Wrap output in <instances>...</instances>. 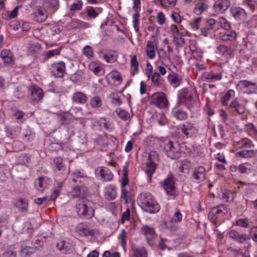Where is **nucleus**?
I'll list each match as a JSON object with an SVG mask.
<instances>
[{
  "label": "nucleus",
  "instance_id": "f257e3e1",
  "mask_svg": "<svg viewBox=\"0 0 257 257\" xmlns=\"http://www.w3.org/2000/svg\"><path fill=\"white\" fill-rule=\"evenodd\" d=\"M138 203L146 211L155 213L160 209L159 204L150 193H141L138 198Z\"/></svg>",
  "mask_w": 257,
  "mask_h": 257
},
{
  "label": "nucleus",
  "instance_id": "f03ea898",
  "mask_svg": "<svg viewBox=\"0 0 257 257\" xmlns=\"http://www.w3.org/2000/svg\"><path fill=\"white\" fill-rule=\"evenodd\" d=\"M90 204V202L86 199H80L76 201V211L80 217L90 219L93 216L94 210Z\"/></svg>",
  "mask_w": 257,
  "mask_h": 257
},
{
  "label": "nucleus",
  "instance_id": "7ed1b4c3",
  "mask_svg": "<svg viewBox=\"0 0 257 257\" xmlns=\"http://www.w3.org/2000/svg\"><path fill=\"white\" fill-rule=\"evenodd\" d=\"M163 143L164 150L169 158L172 159L179 158L181 155V151L179 144L177 142L166 140Z\"/></svg>",
  "mask_w": 257,
  "mask_h": 257
},
{
  "label": "nucleus",
  "instance_id": "20e7f679",
  "mask_svg": "<svg viewBox=\"0 0 257 257\" xmlns=\"http://www.w3.org/2000/svg\"><path fill=\"white\" fill-rule=\"evenodd\" d=\"M158 161L159 156L157 152L155 151L151 152L149 154L146 170V173L150 180H151L152 175L154 173L156 169L157 163Z\"/></svg>",
  "mask_w": 257,
  "mask_h": 257
},
{
  "label": "nucleus",
  "instance_id": "39448f33",
  "mask_svg": "<svg viewBox=\"0 0 257 257\" xmlns=\"http://www.w3.org/2000/svg\"><path fill=\"white\" fill-rule=\"evenodd\" d=\"M151 103L160 108L167 107L169 102L166 94L163 92H156L151 97Z\"/></svg>",
  "mask_w": 257,
  "mask_h": 257
},
{
  "label": "nucleus",
  "instance_id": "423d86ee",
  "mask_svg": "<svg viewBox=\"0 0 257 257\" xmlns=\"http://www.w3.org/2000/svg\"><path fill=\"white\" fill-rule=\"evenodd\" d=\"M237 88L243 93L247 94L257 92L256 84L247 80L239 81L237 85Z\"/></svg>",
  "mask_w": 257,
  "mask_h": 257
},
{
  "label": "nucleus",
  "instance_id": "0eeeda50",
  "mask_svg": "<svg viewBox=\"0 0 257 257\" xmlns=\"http://www.w3.org/2000/svg\"><path fill=\"white\" fill-rule=\"evenodd\" d=\"M76 232L80 236H94L99 234L98 231L96 229H90L88 225L84 223H79L76 228Z\"/></svg>",
  "mask_w": 257,
  "mask_h": 257
},
{
  "label": "nucleus",
  "instance_id": "6e6552de",
  "mask_svg": "<svg viewBox=\"0 0 257 257\" xmlns=\"http://www.w3.org/2000/svg\"><path fill=\"white\" fill-rule=\"evenodd\" d=\"M70 193L73 198L85 199L87 195V188L84 184L77 185L72 189Z\"/></svg>",
  "mask_w": 257,
  "mask_h": 257
},
{
  "label": "nucleus",
  "instance_id": "1a4fd4ad",
  "mask_svg": "<svg viewBox=\"0 0 257 257\" xmlns=\"http://www.w3.org/2000/svg\"><path fill=\"white\" fill-rule=\"evenodd\" d=\"M227 234L231 239L240 243H244L249 239L246 233H240L234 229H230Z\"/></svg>",
  "mask_w": 257,
  "mask_h": 257
},
{
  "label": "nucleus",
  "instance_id": "9d476101",
  "mask_svg": "<svg viewBox=\"0 0 257 257\" xmlns=\"http://www.w3.org/2000/svg\"><path fill=\"white\" fill-rule=\"evenodd\" d=\"M218 29L217 22L213 19L208 20L204 28L201 29V32L204 36H207L211 32H215Z\"/></svg>",
  "mask_w": 257,
  "mask_h": 257
},
{
  "label": "nucleus",
  "instance_id": "9b49d317",
  "mask_svg": "<svg viewBox=\"0 0 257 257\" xmlns=\"http://www.w3.org/2000/svg\"><path fill=\"white\" fill-rule=\"evenodd\" d=\"M231 13L233 17L239 23H244L247 19V14L242 8L239 7L232 8Z\"/></svg>",
  "mask_w": 257,
  "mask_h": 257
},
{
  "label": "nucleus",
  "instance_id": "f8f14e48",
  "mask_svg": "<svg viewBox=\"0 0 257 257\" xmlns=\"http://www.w3.org/2000/svg\"><path fill=\"white\" fill-rule=\"evenodd\" d=\"M52 72L56 77H63L65 73V63L61 61L54 63L52 66Z\"/></svg>",
  "mask_w": 257,
  "mask_h": 257
},
{
  "label": "nucleus",
  "instance_id": "ddd939ff",
  "mask_svg": "<svg viewBox=\"0 0 257 257\" xmlns=\"http://www.w3.org/2000/svg\"><path fill=\"white\" fill-rule=\"evenodd\" d=\"M106 79L109 84L111 85H117L120 84L122 77L120 74L117 71H112L106 76Z\"/></svg>",
  "mask_w": 257,
  "mask_h": 257
},
{
  "label": "nucleus",
  "instance_id": "4468645a",
  "mask_svg": "<svg viewBox=\"0 0 257 257\" xmlns=\"http://www.w3.org/2000/svg\"><path fill=\"white\" fill-rule=\"evenodd\" d=\"M230 6L229 0H217L214 4V9L218 14L224 13Z\"/></svg>",
  "mask_w": 257,
  "mask_h": 257
},
{
  "label": "nucleus",
  "instance_id": "2eb2a0df",
  "mask_svg": "<svg viewBox=\"0 0 257 257\" xmlns=\"http://www.w3.org/2000/svg\"><path fill=\"white\" fill-rule=\"evenodd\" d=\"M48 16L47 11L45 9L39 8L36 10L32 14L33 19L37 22L42 23L45 21Z\"/></svg>",
  "mask_w": 257,
  "mask_h": 257
},
{
  "label": "nucleus",
  "instance_id": "dca6fc26",
  "mask_svg": "<svg viewBox=\"0 0 257 257\" xmlns=\"http://www.w3.org/2000/svg\"><path fill=\"white\" fill-rule=\"evenodd\" d=\"M174 183V179L172 177H168L164 180L163 188L168 195H175L176 188Z\"/></svg>",
  "mask_w": 257,
  "mask_h": 257
},
{
  "label": "nucleus",
  "instance_id": "f3484780",
  "mask_svg": "<svg viewBox=\"0 0 257 257\" xmlns=\"http://www.w3.org/2000/svg\"><path fill=\"white\" fill-rule=\"evenodd\" d=\"M51 179L48 177H40L35 181V186L38 190L43 191L51 184Z\"/></svg>",
  "mask_w": 257,
  "mask_h": 257
},
{
  "label": "nucleus",
  "instance_id": "a211bd4d",
  "mask_svg": "<svg viewBox=\"0 0 257 257\" xmlns=\"http://www.w3.org/2000/svg\"><path fill=\"white\" fill-rule=\"evenodd\" d=\"M95 173L97 175H100L104 181L111 180L113 176L111 171L106 168H98L95 170Z\"/></svg>",
  "mask_w": 257,
  "mask_h": 257
},
{
  "label": "nucleus",
  "instance_id": "6ab92c4d",
  "mask_svg": "<svg viewBox=\"0 0 257 257\" xmlns=\"http://www.w3.org/2000/svg\"><path fill=\"white\" fill-rule=\"evenodd\" d=\"M206 171L202 166L196 168L193 173L192 177L197 182L203 181L205 178Z\"/></svg>",
  "mask_w": 257,
  "mask_h": 257
},
{
  "label": "nucleus",
  "instance_id": "aec40b11",
  "mask_svg": "<svg viewBox=\"0 0 257 257\" xmlns=\"http://www.w3.org/2000/svg\"><path fill=\"white\" fill-rule=\"evenodd\" d=\"M181 130L182 133L187 137L191 136L197 132L194 124L189 122H186L183 124L181 126Z\"/></svg>",
  "mask_w": 257,
  "mask_h": 257
},
{
  "label": "nucleus",
  "instance_id": "412c9836",
  "mask_svg": "<svg viewBox=\"0 0 257 257\" xmlns=\"http://www.w3.org/2000/svg\"><path fill=\"white\" fill-rule=\"evenodd\" d=\"M141 232L146 236V239L149 244H152V240L155 235L153 228L149 226H144L141 228Z\"/></svg>",
  "mask_w": 257,
  "mask_h": 257
},
{
  "label": "nucleus",
  "instance_id": "4be33fe9",
  "mask_svg": "<svg viewBox=\"0 0 257 257\" xmlns=\"http://www.w3.org/2000/svg\"><path fill=\"white\" fill-rule=\"evenodd\" d=\"M229 107L239 114L244 113L246 110L245 105L239 102L236 99L230 102Z\"/></svg>",
  "mask_w": 257,
  "mask_h": 257
},
{
  "label": "nucleus",
  "instance_id": "5701e85b",
  "mask_svg": "<svg viewBox=\"0 0 257 257\" xmlns=\"http://www.w3.org/2000/svg\"><path fill=\"white\" fill-rule=\"evenodd\" d=\"M1 57L6 65H12L15 61L14 55L9 50H4L1 52Z\"/></svg>",
  "mask_w": 257,
  "mask_h": 257
},
{
  "label": "nucleus",
  "instance_id": "b1692460",
  "mask_svg": "<svg viewBox=\"0 0 257 257\" xmlns=\"http://www.w3.org/2000/svg\"><path fill=\"white\" fill-rule=\"evenodd\" d=\"M32 99L34 101H40L44 96L43 90L37 86H32L31 88Z\"/></svg>",
  "mask_w": 257,
  "mask_h": 257
},
{
  "label": "nucleus",
  "instance_id": "393cba45",
  "mask_svg": "<svg viewBox=\"0 0 257 257\" xmlns=\"http://www.w3.org/2000/svg\"><path fill=\"white\" fill-rule=\"evenodd\" d=\"M257 154V151L253 150H243L236 152L235 154L237 158H251Z\"/></svg>",
  "mask_w": 257,
  "mask_h": 257
},
{
  "label": "nucleus",
  "instance_id": "a878e982",
  "mask_svg": "<svg viewBox=\"0 0 257 257\" xmlns=\"http://www.w3.org/2000/svg\"><path fill=\"white\" fill-rule=\"evenodd\" d=\"M88 67L89 69L96 75L102 76L104 74V68L95 62H91Z\"/></svg>",
  "mask_w": 257,
  "mask_h": 257
},
{
  "label": "nucleus",
  "instance_id": "bb28decb",
  "mask_svg": "<svg viewBox=\"0 0 257 257\" xmlns=\"http://www.w3.org/2000/svg\"><path fill=\"white\" fill-rule=\"evenodd\" d=\"M87 100L86 95L82 92H76L73 95L72 100L76 103L84 104L87 102Z\"/></svg>",
  "mask_w": 257,
  "mask_h": 257
},
{
  "label": "nucleus",
  "instance_id": "cd10ccee",
  "mask_svg": "<svg viewBox=\"0 0 257 257\" xmlns=\"http://www.w3.org/2000/svg\"><path fill=\"white\" fill-rule=\"evenodd\" d=\"M233 146L236 149L250 148L253 146L251 142L247 138H243L239 141L234 142Z\"/></svg>",
  "mask_w": 257,
  "mask_h": 257
},
{
  "label": "nucleus",
  "instance_id": "c85d7f7f",
  "mask_svg": "<svg viewBox=\"0 0 257 257\" xmlns=\"http://www.w3.org/2000/svg\"><path fill=\"white\" fill-rule=\"evenodd\" d=\"M219 38L222 41H233L236 39V35L234 31H226L224 33H220Z\"/></svg>",
  "mask_w": 257,
  "mask_h": 257
},
{
  "label": "nucleus",
  "instance_id": "c756f323",
  "mask_svg": "<svg viewBox=\"0 0 257 257\" xmlns=\"http://www.w3.org/2000/svg\"><path fill=\"white\" fill-rule=\"evenodd\" d=\"M182 101L188 108H191L196 103V98L193 97L189 93H186L182 96Z\"/></svg>",
  "mask_w": 257,
  "mask_h": 257
},
{
  "label": "nucleus",
  "instance_id": "7c9ffc66",
  "mask_svg": "<svg viewBox=\"0 0 257 257\" xmlns=\"http://www.w3.org/2000/svg\"><path fill=\"white\" fill-rule=\"evenodd\" d=\"M146 52L147 56L150 59H153L155 57V49L154 42L151 41H148L147 43Z\"/></svg>",
  "mask_w": 257,
  "mask_h": 257
},
{
  "label": "nucleus",
  "instance_id": "2f4dec72",
  "mask_svg": "<svg viewBox=\"0 0 257 257\" xmlns=\"http://www.w3.org/2000/svg\"><path fill=\"white\" fill-rule=\"evenodd\" d=\"M252 169L253 166L248 163L241 164L238 166V171L241 174H248L252 172Z\"/></svg>",
  "mask_w": 257,
  "mask_h": 257
},
{
  "label": "nucleus",
  "instance_id": "473e14b6",
  "mask_svg": "<svg viewBox=\"0 0 257 257\" xmlns=\"http://www.w3.org/2000/svg\"><path fill=\"white\" fill-rule=\"evenodd\" d=\"M72 181L74 183H82L86 179V176L80 171H76L71 174Z\"/></svg>",
  "mask_w": 257,
  "mask_h": 257
},
{
  "label": "nucleus",
  "instance_id": "72a5a7b5",
  "mask_svg": "<svg viewBox=\"0 0 257 257\" xmlns=\"http://www.w3.org/2000/svg\"><path fill=\"white\" fill-rule=\"evenodd\" d=\"M28 202L24 199H20L15 203L16 207L19 208L22 212H26L28 209Z\"/></svg>",
  "mask_w": 257,
  "mask_h": 257
},
{
  "label": "nucleus",
  "instance_id": "f704fd0d",
  "mask_svg": "<svg viewBox=\"0 0 257 257\" xmlns=\"http://www.w3.org/2000/svg\"><path fill=\"white\" fill-rule=\"evenodd\" d=\"M168 78L171 85L174 87H177L180 84L182 80L181 77L177 74L171 75L168 77Z\"/></svg>",
  "mask_w": 257,
  "mask_h": 257
},
{
  "label": "nucleus",
  "instance_id": "c9c22d12",
  "mask_svg": "<svg viewBox=\"0 0 257 257\" xmlns=\"http://www.w3.org/2000/svg\"><path fill=\"white\" fill-rule=\"evenodd\" d=\"M41 46L38 43H32L30 44L28 52L31 55H35L39 53L41 50Z\"/></svg>",
  "mask_w": 257,
  "mask_h": 257
},
{
  "label": "nucleus",
  "instance_id": "e433bc0d",
  "mask_svg": "<svg viewBox=\"0 0 257 257\" xmlns=\"http://www.w3.org/2000/svg\"><path fill=\"white\" fill-rule=\"evenodd\" d=\"M208 8V6L204 3H198L194 8V12L196 15H200Z\"/></svg>",
  "mask_w": 257,
  "mask_h": 257
},
{
  "label": "nucleus",
  "instance_id": "4c0bfd02",
  "mask_svg": "<svg viewBox=\"0 0 257 257\" xmlns=\"http://www.w3.org/2000/svg\"><path fill=\"white\" fill-rule=\"evenodd\" d=\"M140 11H135V13L133 16V23L134 29L136 32H139V23H140Z\"/></svg>",
  "mask_w": 257,
  "mask_h": 257
},
{
  "label": "nucleus",
  "instance_id": "58836bf2",
  "mask_svg": "<svg viewBox=\"0 0 257 257\" xmlns=\"http://www.w3.org/2000/svg\"><path fill=\"white\" fill-rule=\"evenodd\" d=\"M173 116L178 120H184L187 118V113L182 110L178 109L173 112Z\"/></svg>",
  "mask_w": 257,
  "mask_h": 257
},
{
  "label": "nucleus",
  "instance_id": "ea45409f",
  "mask_svg": "<svg viewBox=\"0 0 257 257\" xmlns=\"http://www.w3.org/2000/svg\"><path fill=\"white\" fill-rule=\"evenodd\" d=\"M217 49L221 54L225 56L230 55L232 53V49L225 45H220Z\"/></svg>",
  "mask_w": 257,
  "mask_h": 257
},
{
  "label": "nucleus",
  "instance_id": "a19ab883",
  "mask_svg": "<svg viewBox=\"0 0 257 257\" xmlns=\"http://www.w3.org/2000/svg\"><path fill=\"white\" fill-rule=\"evenodd\" d=\"M133 257H147V251L144 247L134 248Z\"/></svg>",
  "mask_w": 257,
  "mask_h": 257
},
{
  "label": "nucleus",
  "instance_id": "79ce46f5",
  "mask_svg": "<svg viewBox=\"0 0 257 257\" xmlns=\"http://www.w3.org/2000/svg\"><path fill=\"white\" fill-rule=\"evenodd\" d=\"M210 213L213 215L223 213L225 214L227 213L226 207L224 205H220L217 207H215L212 209Z\"/></svg>",
  "mask_w": 257,
  "mask_h": 257
},
{
  "label": "nucleus",
  "instance_id": "37998d69",
  "mask_svg": "<svg viewBox=\"0 0 257 257\" xmlns=\"http://www.w3.org/2000/svg\"><path fill=\"white\" fill-rule=\"evenodd\" d=\"M217 26L223 28L225 30H228L230 28L229 23L224 18L220 17L217 20Z\"/></svg>",
  "mask_w": 257,
  "mask_h": 257
},
{
  "label": "nucleus",
  "instance_id": "c03bdc74",
  "mask_svg": "<svg viewBox=\"0 0 257 257\" xmlns=\"http://www.w3.org/2000/svg\"><path fill=\"white\" fill-rule=\"evenodd\" d=\"M66 243L64 240H61L57 244V247L65 253L71 250L72 249L71 246L66 245Z\"/></svg>",
  "mask_w": 257,
  "mask_h": 257
},
{
  "label": "nucleus",
  "instance_id": "a18cd8bd",
  "mask_svg": "<svg viewBox=\"0 0 257 257\" xmlns=\"http://www.w3.org/2000/svg\"><path fill=\"white\" fill-rule=\"evenodd\" d=\"M31 157L26 154H22L19 157V164L26 165L31 163Z\"/></svg>",
  "mask_w": 257,
  "mask_h": 257
},
{
  "label": "nucleus",
  "instance_id": "49530a36",
  "mask_svg": "<svg viewBox=\"0 0 257 257\" xmlns=\"http://www.w3.org/2000/svg\"><path fill=\"white\" fill-rule=\"evenodd\" d=\"M235 225L242 228H247L249 226V220L247 218H239L236 220Z\"/></svg>",
  "mask_w": 257,
  "mask_h": 257
},
{
  "label": "nucleus",
  "instance_id": "de8ad7c7",
  "mask_svg": "<svg viewBox=\"0 0 257 257\" xmlns=\"http://www.w3.org/2000/svg\"><path fill=\"white\" fill-rule=\"evenodd\" d=\"M116 113L120 118L124 120H126L130 118V113L124 110L118 109L116 110Z\"/></svg>",
  "mask_w": 257,
  "mask_h": 257
},
{
  "label": "nucleus",
  "instance_id": "09e8293b",
  "mask_svg": "<svg viewBox=\"0 0 257 257\" xmlns=\"http://www.w3.org/2000/svg\"><path fill=\"white\" fill-rule=\"evenodd\" d=\"M90 104L93 107H99L102 105V100L100 97L95 96L91 99Z\"/></svg>",
  "mask_w": 257,
  "mask_h": 257
},
{
  "label": "nucleus",
  "instance_id": "8fccbe9b",
  "mask_svg": "<svg viewBox=\"0 0 257 257\" xmlns=\"http://www.w3.org/2000/svg\"><path fill=\"white\" fill-rule=\"evenodd\" d=\"M151 80L153 86L156 87L159 86L161 84L160 74L158 72L154 73L151 77Z\"/></svg>",
  "mask_w": 257,
  "mask_h": 257
},
{
  "label": "nucleus",
  "instance_id": "3c124183",
  "mask_svg": "<svg viewBox=\"0 0 257 257\" xmlns=\"http://www.w3.org/2000/svg\"><path fill=\"white\" fill-rule=\"evenodd\" d=\"M103 59L107 63H113L116 60V57L112 53L103 54Z\"/></svg>",
  "mask_w": 257,
  "mask_h": 257
},
{
  "label": "nucleus",
  "instance_id": "603ef678",
  "mask_svg": "<svg viewBox=\"0 0 257 257\" xmlns=\"http://www.w3.org/2000/svg\"><path fill=\"white\" fill-rule=\"evenodd\" d=\"M54 162L59 171L64 172L66 170V168L63 164L62 159L61 158H56L54 159Z\"/></svg>",
  "mask_w": 257,
  "mask_h": 257
},
{
  "label": "nucleus",
  "instance_id": "864d4df0",
  "mask_svg": "<svg viewBox=\"0 0 257 257\" xmlns=\"http://www.w3.org/2000/svg\"><path fill=\"white\" fill-rule=\"evenodd\" d=\"M234 92L232 89L229 90L227 93L222 97L221 102L224 105H227L228 103V100L230 97L233 96Z\"/></svg>",
  "mask_w": 257,
  "mask_h": 257
},
{
  "label": "nucleus",
  "instance_id": "5fc2aeb1",
  "mask_svg": "<svg viewBox=\"0 0 257 257\" xmlns=\"http://www.w3.org/2000/svg\"><path fill=\"white\" fill-rule=\"evenodd\" d=\"M14 116L15 117V119L19 123H22L25 120V113L22 111L18 110L14 114Z\"/></svg>",
  "mask_w": 257,
  "mask_h": 257
},
{
  "label": "nucleus",
  "instance_id": "6e6d98bb",
  "mask_svg": "<svg viewBox=\"0 0 257 257\" xmlns=\"http://www.w3.org/2000/svg\"><path fill=\"white\" fill-rule=\"evenodd\" d=\"M131 67L134 73L138 72L139 70V63L137 61V55H135L133 56L131 61Z\"/></svg>",
  "mask_w": 257,
  "mask_h": 257
},
{
  "label": "nucleus",
  "instance_id": "4d7b16f0",
  "mask_svg": "<svg viewBox=\"0 0 257 257\" xmlns=\"http://www.w3.org/2000/svg\"><path fill=\"white\" fill-rule=\"evenodd\" d=\"M82 2L80 0H77L70 6V10L71 11L81 10L82 8Z\"/></svg>",
  "mask_w": 257,
  "mask_h": 257
},
{
  "label": "nucleus",
  "instance_id": "13d9d810",
  "mask_svg": "<svg viewBox=\"0 0 257 257\" xmlns=\"http://www.w3.org/2000/svg\"><path fill=\"white\" fill-rule=\"evenodd\" d=\"M222 75L221 73H212L207 74V78L210 82H213L214 81L219 80L221 79Z\"/></svg>",
  "mask_w": 257,
  "mask_h": 257
},
{
  "label": "nucleus",
  "instance_id": "bf43d9fd",
  "mask_svg": "<svg viewBox=\"0 0 257 257\" xmlns=\"http://www.w3.org/2000/svg\"><path fill=\"white\" fill-rule=\"evenodd\" d=\"M61 50V48H59V49L48 51L45 54V58L46 59H48L55 55H59L60 54Z\"/></svg>",
  "mask_w": 257,
  "mask_h": 257
},
{
  "label": "nucleus",
  "instance_id": "052dcab7",
  "mask_svg": "<svg viewBox=\"0 0 257 257\" xmlns=\"http://www.w3.org/2000/svg\"><path fill=\"white\" fill-rule=\"evenodd\" d=\"M83 53L87 58H91L93 57V51L91 47L90 46H86L83 48Z\"/></svg>",
  "mask_w": 257,
  "mask_h": 257
},
{
  "label": "nucleus",
  "instance_id": "680f3d73",
  "mask_svg": "<svg viewBox=\"0 0 257 257\" xmlns=\"http://www.w3.org/2000/svg\"><path fill=\"white\" fill-rule=\"evenodd\" d=\"M116 196V192L114 188H112L111 191L107 190L105 192V197L107 200H113Z\"/></svg>",
  "mask_w": 257,
  "mask_h": 257
},
{
  "label": "nucleus",
  "instance_id": "e2e57ef3",
  "mask_svg": "<svg viewBox=\"0 0 257 257\" xmlns=\"http://www.w3.org/2000/svg\"><path fill=\"white\" fill-rule=\"evenodd\" d=\"M201 18L199 17L195 18L193 21L190 22L189 24L192 28L194 30H197L199 29V23L200 22Z\"/></svg>",
  "mask_w": 257,
  "mask_h": 257
},
{
  "label": "nucleus",
  "instance_id": "0e129e2a",
  "mask_svg": "<svg viewBox=\"0 0 257 257\" xmlns=\"http://www.w3.org/2000/svg\"><path fill=\"white\" fill-rule=\"evenodd\" d=\"M177 0H161V3L163 7H172L175 6Z\"/></svg>",
  "mask_w": 257,
  "mask_h": 257
},
{
  "label": "nucleus",
  "instance_id": "69168bd1",
  "mask_svg": "<svg viewBox=\"0 0 257 257\" xmlns=\"http://www.w3.org/2000/svg\"><path fill=\"white\" fill-rule=\"evenodd\" d=\"M182 215L179 209H177L172 219L173 222H180L182 220Z\"/></svg>",
  "mask_w": 257,
  "mask_h": 257
},
{
  "label": "nucleus",
  "instance_id": "338daca9",
  "mask_svg": "<svg viewBox=\"0 0 257 257\" xmlns=\"http://www.w3.org/2000/svg\"><path fill=\"white\" fill-rule=\"evenodd\" d=\"M190 166V163L187 160H184L182 162V166L181 167L182 172H188V169Z\"/></svg>",
  "mask_w": 257,
  "mask_h": 257
},
{
  "label": "nucleus",
  "instance_id": "774afa93",
  "mask_svg": "<svg viewBox=\"0 0 257 257\" xmlns=\"http://www.w3.org/2000/svg\"><path fill=\"white\" fill-rule=\"evenodd\" d=\"M157 22L160 25H163L165 22V17L162 12H159L157 17Z\"/></svg>",
  "mask_w": 257,
  "mask_h": 257
}]
</instances>
